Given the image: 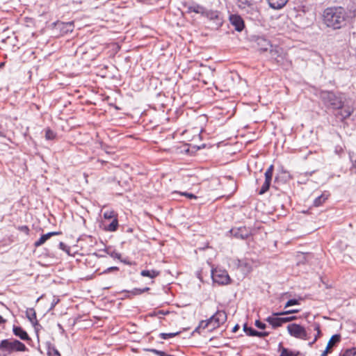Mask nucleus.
<instances>
[{"label":"nucleus","instance_id":"nucleus-29","mask_svg":"<svg viewBox=\"0 0 356 356\" xmlns=\"http://www.w3.org/2000/svg\"><path fill=\"white\" fill-rule=\"evenodd\" d=\"M298 312H299V309H290V310H287V311H285L283 312L273 313V315H274V316L287 315V314L298 313Z\"/></svg>","mask_w":356,"mask_h":356},{"label":"nucleus","instance_id":"nucleus-49","mask_svg":"<svg viewBox=\"0 0 356 356\" xmlns=\"http://www.w3.org/2000/svg\"><path fill=\"white\" fill-rule=\"evenodd\" d=\"M3 66H4V63H0V68L3 67Z\"/></svg>","mask_w":356,"mask_h":356},{"label":"nucleus","instance_id":"nucleus-26","mask_svg":"<svg viewBox=\"0 0 356 356\" xmlns=\"http://www.w3.org/2000/svg\"><path fill=\"white\" fill-rule=\"evenodd\" d=\"M179 334V332H171V333H161L159 337L162 339H168L169 338L174 337Z\"/></svg>","mask_w":356,"mask_h":356},{"label":"nucleus","instance_id":"nucleus-46","mask_svg":"<svg viewBox=\"0 0 356 356\" xmlns=\"http://www.w3.org/2000/svg\"><path fill=\"white\" fill-rule=\"evenodd\" d=\"M158 355L159 356H167V354L163 351L159 350Z\"/></svg>","mask_w":356,"mask_h":356},{"label":"nucleus","instance_id":"nucleus-2","mask_svg":"<svg viewBox=\"0 0 356 356\" xmlns=\"http://www.w3.org/2000/svg\"><path fill=\"white\" fill-rule=\"evenodd\" d=\"M323 17L327 26L337 29L345 24L346 15L341 7H333L326 8L323 12Z\"/></svg>","mask_w":356,"mask_h":356},{"label":"nucleus","instance_id":"nucleus-33","mask_svg":"<svg viewBox=\"0 0 356 356\" xmlns=\"http://www.w3.org/2000/svg\"><path fill=\"white\" fill-rule=\"evenodd\" d=\"M104 217L105 219L115 218V212L113 211H106L104 213Z\"/></svg>","mask_w":356,"mask_h":356},{"label":"nucleus","instance_id":"nucleus-32","mask_svg":"<svg viewBox=\"0 0 356 356\" xmlns=\"http://www.w3.org/2000/svg\"><path fill=\"white\" fill-rule=\"evenodd\" d=\"M238 266L240 267H244L247 271L251 270V266L245 261H238Z\"/></svg>","mask_w":356,"mask_h":356},{"label":"nucleus","instance_id":"nucleus-23","mask_svg":"<svg viewBox=\"0 0 356 356\" xmlns=\"http://www.w3.org/2000/svg\"><path fill=\"white\" fill-rule=\"evenodd\" d=\"M118 221L116 218H113L112 222L107 225L106 229L109 232H114L118 229Z\"/></svg>","mask_w":356,"mask_h":356},{"label":"nucleus","instance_id":"nucleus-50","mask_svg":"<svg viewBox=\"0 0 356 356\" xmlns=\"http://www.w3.org/2000/svg\"><path fill=\"white\" fill-rule=\"evenodd\" d=\"M56 304V302H53L52 307H54V305Z\"/></svg>","mask_w":356,"mask_h":356},{"label":"nucleus","instance_id":"nucleus-13","mask_svg":"<svg viewBox=\"0 0 356 356\" xmlns=\"http://www.w3.org/2000/svg\"><path fill=\"white\" fill-rule=\"evenodd\" d=\"M340 338V335L339 334L333 335L329 340L325 350L323 352L321 356H327V353H330V348L335 343L339 342Z\"/></svg>","mask_w":356,"mask_h":356},{"label":"nucleus","instance_id":"nucleus-39","mask_svg":"<svg viewBox=\"0 0 356 356\" xmlns=\"http://www.w3.org/2000/svg\"><path fill=\"white\" fill-rule=\"evenodd\" d=\"M113 270H118V268L116 266L109 267V268H106L105 270H104L102 273H108Z\"/></svg>","mask_w":356,"mask_h":356},{"label":"nucleus","instance_id":"nucleus-18","mask_svg":"<svg viewBox=\"0 0 356 356\" xmlns=\"http://www.w3.org/2000/svg\"><path fill=\"white\" fill-rule=\"evenodd\" d=\"M140 275L143 277L154 278L159 275V272L156 270H143L140 272Z\"/></svg>","mask_w":356,"mask_h":356},{"label":"nucleus","instance_id":"nucleus-20","mask_svg":"<svg viewBox=\"0 0 356 356\" xmlns=\"http://www.w3.org/2000/svg\"><path fill=\"white\" fill-rule=\"evenodd\" d=\"M328 195L323 193L318 197H316L314 200V205L315 207L321 206L327 199Z\"/></svg>","mask_w":356,"mask_h":356},{"label":"nucleus","instance_id":"nucleus-48","mask_svg":"<svg viewBox=\"0 0 356 356\" xmlns=\"http://www.w3.org/2000/svg\"><path fill=\"white\" fill-rule=\"evenodd\" d=\"M5 322V320L0 315V324L3 323Z\"/></svg>","mask_w":356,"mask_h":356},{"label":"nucleus","instance_id":"nucleus-45","mask_svg":"<svg viewBox=\"0 0 356 356\" xmlns=\"http://www.w3.org/2000/svg\"><path fill=\"white\" fill-rule=\"evenodd\" d=\"M112 256L115 258H118V259L120 258V254L117 253V252L112 254Z\"/></svg>","mask_w":356,"mask_h":356},{"label":"nucleus","instance_id":"nucleus-14","mask_svg":"<svg viewBox=\"0 0 356 356\" xmlns=\"http://www.w3.org/2000/svg\"><path fill=\"white\" fill-rule=\"evenodd\" d=\"M59 232H51L47 234H43L40 236V238L34 243V245L35 247H39L43 245L49 238H50L52 236L58 235Z\"/></svg>","mask_w":356,"mask_h":356},{"label":"nucleus","instance_id":"nucleus-15","mask_svg":"<svg viewBox=\"0 0 356 356\" xmlns=\"http://www.w3.org/2000/svg\"><path fill=\"white\" fill-rule=\"evenodd\" d=\"M270 8L280 9L284 7L289 0H267Z\"/></svg>","mask_w":356,"mask_h":356},{"label":"nucleus","instance_id":"nucleus-6","mask_svg":"<svg viewBox=\"0 0 356 356\" xmlns=\"http://www.w3.org/2000/svg\"><path fill=\"white\" fill-rule=\"evenodd\" d=\"M227 321V314L223 310H218L213 316L209 318L212 328L218 327Z\"/></svg>","mask_w":356,"mask_h":356},{"label":"nucleus","instance_id":"nucleus-42","mask_svg":"<svg viewBox=\"0 0 356 356\" xmlns=\"http://www.w3.org/2000/svg\"><path fill=\"white\" fill-rule=\"evenodd\" d=\"M99 145H100V147L102 149L105 150V152L106 153H109L110 152H108L106 149V146L105 145H104L102 143H99Z\"/></svg>","mask_w":356,"mask_h":356},{"label":"nucleus","instance_id":"nucleus-40","mask_svg":"<svg viewBox=\"0 0 356 356\" xmlns=\"http://www.w3.org/2000/svg\"><path fill=\"white\" fill-rule=\"evenodd\" d=\"M283 318H284V323H285L295 320L296 318V317L294 316H289V317H283Z\"/></svg>","mask_w":356,"mask_h":356},{"label":"nucleus","instance_id":"nucleus-28","mask_svg":"<svg viewBox=\"0 0 356 356\" xmlns=\"http://www.w3.org/2000/svg\"><path fill=\"white\" fill-rule=\"evenodd\" d=\"M56 137V134L51 131V129H48L46 130L45 132V138L47 140H53Z\"/></svg>","mask_w":356,"mask_h":356},{"label":"nucleus","instance_id":"nucleus-25","mask_svg":"<svg viewBox=\"0 0 356 356\" xmlns=\"http://www.w3.org/2000/svg\"><path fill=\"white\" fill-rule=\"evenodd\" d=\"M356 348L346 349L343 352L341 353L340 356H355Z\"/></svg>","mask_w":356,"mask_h":356},{"label":"nucleus","instance_id":"nucleus-8","mask_svg":"<svg viewBox=\"0 0 356 356\" xmlns=\"http://www.w3.org/2000/svg\"><path fill=\"white\" fill-rule=\"evenodd\" d=\"M230 232L233 236L236 238L245 239L250 235V232L245 227H241L236 229H232Z\"/></svg>","mask_w":356,"mask_h":356},{"label":"nucleus","instance_id":"nucleus-3","mask_svg":"<svg viewBox=\"0 0 356 356\" xmlns=\"http://www.w3.org/2000/svg\"><path fill=\"white\" fill-rule=\"evenodd\" d=\"M26 348V346L17 339H3L0 342V350L2 351H24Z\"/></svg>","mask_w":356,"mask_h":356},{"label":"nucleus","instance_id":"nucleus-22","mask_svg":"<svg viewBox=\"0 0 356 356\" xmlns=\"http://www.w3.org/2000/svg\"><path fill=\"white\" fill-rule=\"evenodd\" d=\"M47 355L48 356H61L58 350L51 344L48 345Z\"/></svg>","mask_w":356,"mask_h":356},{"label":"nucleus","instance_id":"nucleus-30","mask_svg":"<svg viewBox=\"0 0 356 356\" xmlns=\"http://www.w3.org/2000/svg\"><path fill=\"white\" fill-rule=\"evenodd\" d=\"M252 337H264L269 334L267 332L251 331Z\"/></svg>","mask_w":356,"mask_h":356},{"label":"nucleus","instance_id":"nucleus-12","mask_svg":"<svg viewBox=\"0 0 356 356\" xmlns=\"http://www.w3.org/2000/svg\"><path fill=\"white\" fill-rule=\"evenodd\" d=\"M13 332L15 336L18 337L22 340H24V341L30 340V338H29L27 332L25 330H24L21 327L13 326Z\"/></svg>","mask_w":356,"mask_h":356},{"label":"nucleus","instance_id":"nucleus-47","mask_svg":"<svg viewBox=\"0 0 356 356\" xmlns=\"http://www.w3.org/2000/svg\"><path fill=\"white\" fill-rule=\"evenodd\" d=\"M239 329V326L238 325H236L234 327H233V332H236Z\"/></svg>","mask_w":356,"mask_h":356},{"label":"nucleus","instance_id":"nucleus-10","mask_svg":"<svg viewBox=\"0 0 356 356\" xmlns=\"http://www.w3.org/2000/svg\"><path fill=\"white\" fill-rule=\"evenodd\" d=\"M245 8H246V9H245V10H243V11L248 15V17L250 19L255 20L259 18V12L253 4H251L250 6H248Z\"/></svg>","mask_w":356,"mask_h":356},{"label":"nucleus","instance_id":"nucleus-21","mask_svg":"<svg viewBox=\"0 0 356 356\" xmlns=\"http://www.w3.org/2000/svg\"><path fill=\"white\" fill-rule=\"evenodd\" d=\"M189 10L203 15L205 8L200 5H193L189 7Z\"/></svg>","mask_w":356,"mask_h":356},{"label":"nucleus","instance_id":"nucleus-4","mask_svg":"<svg viewBox=\"0 0 356 356\" xmlns=\"http://www.w3.org/2000/svg\"><path fill=\"white\" fill-rule=\"evenodd\" d=\"M287 330L290 335L293 337L307 340V333L305 329L299 324L292 323L287 326Z\"/></svg>","mask_w":356,"mask_h":356},{"label":"nucleus","instance_id":"nucleus-19","mask_svg":"<svg viewBox=\"0 0 356 356\" xmlns=\"http://www.w3.org/2000/svg\"><path fill=\"white\" fill-rule=\"evenodd\" d=\"M280 356H305L303 353L300 352H293L283 348Z\"/></svg>","mask_w":356,"mask_h":356},{"label":"nucleus","instance_id":"nucleus-17","mask_svg":"<svg viewBox=\"0 0 356 356\" xmlns=\"http://www.w3.org/2000/svg\"><path fill=\"white\" fill-rule=\"evenodd\" d=\"M203 15L211 20H219V13L216 10L205 9Z\"/></svg>","mask_w":356,"mask_h":356},{"label":"nucleus","instance_id":"nucleus-36","mask_svg":"<svg viewBox=\"0 0 356 356\" xmlns=\"http://www.w3.org/2000/svg\"><path fill=\"white\" fill-rule=\"evenodd\" d=\"M243 330L248 336H252L251 331H256L253 328L248 327L247 324L243 325Z\"/></svg>","mask_w":356,"mask_h":356},{"label":"nucleus","instance_id":"nucleus-16","mask_svg":"<svg viewBox=\"0 0 356 356\" xmlns=\"http://www.w3.org/2000/svg\"><path fill=\"white\" fill-rule=\"evenodd\" d=\"M26 316L32 324L35 325L38 323L36 312L33 308H28L26 311Z\"/></svg>","mask_w":356,"mask_h":356},{"label":"nucleus","instance_id":"nucleus-11","mask_svg":"<svg viewBox=\"0 0 356 356\" xmlns=\"http://www.w3.org/2000/svg\"><path fill=\"white\" fill-rule=\"evenodd\" d=\"M279 316H268L266 321L268 322L273 327L276 328L281 326L284 323L283 317H278Z\"/></svg>","mask_w":356,"mask_h":356},{"label":"nucleus","instance_id":"nucleus-9","mask_svg":"<svg viewBox=\"0 0 356 356\" xmlns=\"http://www.w3.org/2000/svg\"><path fill=\"white\" fill-rule=\"evenodd\" d=\"M229 22L237 31H241L244 28V22L239 15H231Z\"/></svg>","mask_w":356,"mask_h":356},{"label":"nucleus","instance_id":"nucleus-27","mask_svg":"<svg viewBox=\"0 0 356 356\" xmlns=\"http://www.w3.org/2000/svg\"><path fill=\"white\" fill-rule=\"evenodd\" d=\"M252 3H250L248 0H238V7L242 9L243 10H245L246 9V6H250Z\"/></svg>","mask_w":356,"mask_h":356},{"label":"nucleus","instance_id":"nucleus-35","mask_svg":"<svg viewBox=\"0 0 356 356\" xmlns=\"http://www.w3.org/2000/svg\"><path fill=\"white\" fill-rule=\"evenodd\" d=\"M179 195L185 196L189 199H197V196L195 195L193 193H187V192H183V193H179Z\"/></svg>","mask_w":356,"mask_h":356},{"label":"nucleus","instance_id":"nucleus-5","mask_svg":"<svg viewBox=\"0 0 356 356\" xmlns=\"http://www.w3.org/2000/svg\"><path fill=\"white\" fill-rule=\"evenodd\" d=\"M212 280L219 284H227L229 283L230 277L225 270H214L211 272Z\"/></svg>","mask_w":356,"mask_h":356},{"label":"nucleus","instance_id":"nucleus-41","mask_svg":"<svg viewBox=\"0 0 356 356\" xmlns=\"http://www.w3.org/2000/svg\"><path fill=\"white\" fill-rule=\"evenodd\" d=\"M21 231L26 232L28 234L29 229L27 226H22L19 228Z\"/></svg>","mask_w":356,"mask_h":356},{"label":"nucleus","instance_id":"nucleus-37","mask_svg":"<svg viewBox=\"0 0 356 356\" xmlns=\"http://www.w3.org/2000/svg\"><path fill=\"white\" fill-rule=\"evenodd\" d=\"M149 289V288L148 287H146V288H144L143 289H134V291H133V293L134 295H139V294H141L143 293V292L145 291H147Z\"/></svg>","mask_w":356,"mask_h":356},{"label":"nucleus","instance_id":"nucleus-34","mask_svg":"<svg viewBox=\"0 0 356 356\" xmlns=\"http://www.w3.org/2000/svg\"><path fill=\"white\" fill-rule=\"evenodd\" d=\"M299 304V301L296 299H291L289 300H288L284 306V308H287L289 307H291V306H293V305H298Z\"/></svg>","mask_w":356,"mask_h":356},{"label":"nucleus","instance_id":"nucleus-43","mask_svg":"<svg viewBox=\"0 0 356 356\" xmlns=\"http://www.w3.org/2000/svg\"><path fill=\"white\" fill-rule=\"evenodd\" d=\"M59 247H60V249H62V250H65V248H66V245H65V243H63V242H60V243H59Z\"/></svg>","mask_w":356,"mask_h":356},{"label":"nucleus","instance_id":"nucleus-38","mask_svg":"<svg viewBox=\"0 0 356 356\" xmlns=\"http://www.w3.org/2000/svg\"><path fill=\"white\" fill-rule=\"evenodd\" d=\"M254 325H255V326H256V327H257L258 328H259V329H262V330H263V329H265V328H266V324H265V323H264L261 322V321H259V320H257V321H255Z\"/></svg>","mask_w":356,"mask_h":356},{"label":"nucleus","instance_id":"nucleus-24","mask_svg":"<svg viewBox=\"0 0 356 356\" xmlns=\"http://www.w3.org/2000/svg\"><path fill=\"white\" fill-rule=\"evenodd\" d=\"M210 325H211V322L209 321V319L206 320V321H202L200 324H199V326L195 328V332H200V329L202 328V329H205L207 328V327H209Z\"/></svg>","mask_w":356,"mask_h":356},{"label":"nucleus","instance_id":"nucleus-7","mask_svg":"<svg viewBox=\"0 0 356 356\" xmlns=\"http://www.w3.org/2000/svg\"><path fill=\"white\" fill-rule=\"evenodd\" d=\"M273 169H274V166L273 165H270L268 167V168L266 170V171L265 172V173H264L265 181L263 184V185L259 192V195H263L268 191L270 186L271 181H272Z\"/></svg>","mask_w":356,"mask_h":356},{"label":"nucleus","instance_id":"nucleus-31","mask_svg":"<svg viewBox=\"0 0 356 356\" xmlns=\"http://www.w3.org/2000/svg\"><path fill=\"white\" fill-rule=\"evenodd\" d=\"M314 330L317 331V335L315 337L313 341L309 343V346H312V344L317 340L318 337L321 334L320 325L318 323L314 324Z\"/></svg>","mask_w":356,"mask_h":356},{"label":"nucleus","instance_id":"nucleus-44","mask_svg":"<svg viewBox=\"0 0 356 356\" xmlns=\"http://www.w3.org/2000/svg\"><path fill=\"white\" fill-rule=\"evenodd\" d=\"M149 351H150L157 355H159V350H156V349H149Z\"/></svg>","mask_w":356,"mask_h":356},{"label":"nucleus","instance_id":"nucleus-1","mask_svg":"<svg viewBox=\"0 0 356 356\" xmlns=\"http://www.w3.org/2000/svg\"><path fill=\"white\" fill-rule=\"evenodd\" d=\"M318 96L326 108L341 110L337 113V116L342 120L348 118L354 111L353 106L344 105L343 97L340 93L337 94L332 91L321 90Z\"/></svg>","mask_w":356,"mask_h":356}]
</instances>
